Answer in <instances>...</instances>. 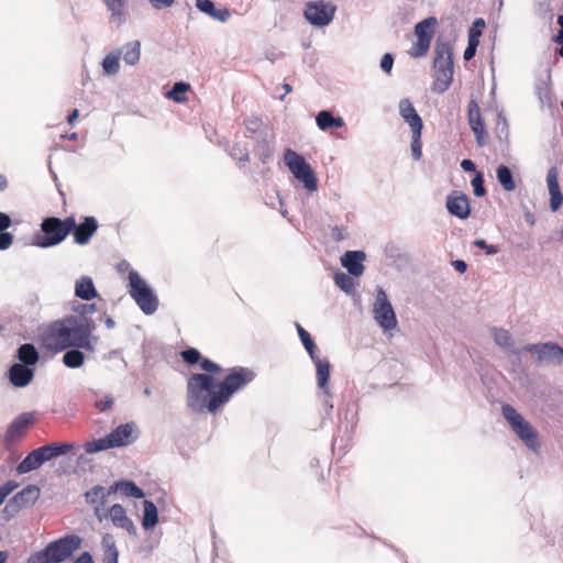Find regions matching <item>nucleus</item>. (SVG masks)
I'll return each mask as SVG.
<instances>
[{"label":"nucleus","instance_id":"f257e3e1","mask_svg":"<svg viewBox=\"0 0 563 563\" xmlns=\"http://www.w3.org/2000/svg\"><path fill=\"white\" fill-rule=\"evenodd\" d=\"M96 322L84 316H67L56 320L44 330L42 340L44 346L54 352H62L69 347H82L95 352L99 338L93 335Z\"/></svg>","mask_w":563,"mask_h":563},{"label":"nucleus","instance_id":"f03ea898","mask_svg":"<svg viewBox=\"0 0 563 563\" xmlns=\"http://www.w3.org/2000/svg\"><path fill=\"white\" fill-rule=\"evenodd\" d=\"M219 382L208 374H192L187 380V406L195 412H217L223 405L219 402Z\"/></svg>","mask_w":563,"mask_h":563},{"label":"nucleus","instance_id":"7ed1b4c3","mask_svg":"<svg viewBox=\"0 0 563 563\" xmlns=\"http://www.w3.org/2000/svg\"><path fill=\"white\" fill-rule=\"evenodd\" d=\"M432 90L445 92L453 81L454 66L452 46L449 42L438 40L434 45Z\"/></svg>","mask_w":563,"mask_h":563},{"label":"nucleus","instance_id":"20e7f679","mask_svg":"<svg viewBox=\"0 0 563 563\" xmlns=\"http://www.w3.org/2000/svg\"><path fill=\"white\" fill-rule=\"evenodd\" d=\"M81 545V538L67 534L49 542L43 550L32 554L27 563H62L74 554Z\"/></svg>","mask_w":563,"mask_h":563},{"label":"nucleus","instance_id":"39448f33","mask_svg":"<svg viewBox=\"0 0 563 563\" xmlns=\"http://www.w3.org/2000/svg\"><path fill=\"white\" fill-rule=\"evenodd\" d=\"M139 433L135 422L123 423L103 438L87 441L84 449L86 453L95 454L108 449L128 446L137 440Z\"/></svg>","mask_w":563,"mask_h":563},{"label":"nucleus","instance_id":"423d86ee","mask_svg":"<svg viewBox=\"0 0 563 563\" xmlns=\"http://www.w3.org/2000/svg\"><path fill=\"white\" fill-rule=\"evenodd\" d=\"M75 227V218L67 217L64 220L48 217L41 223V233L34 236V245L48 249L62 243Z\"/></svg>","mask_w":563,"mask_h":563},{"label":"nucleus","instance_id":"0eeeda50","mask_svg":"<svg viewBox=\"0 0 563 563\" xmlns=\"http://www.w3.org/2000/svg\"><path fill=\"white\" fill-rule=\"evenodd\" d=\"M501 412L516 435L531 451L538 452L541 442L538 431L512 406L504 405Z\"/></svg>","mask_w":563,"mask_h":563},{"label":"nucleus","instance_id":"6e6552de","mask_svg":"<svg viewBox=\"0 0 563 563\" xmlns=\"http://www.w3.org/2000/svg\"><path fill=\"white\" fill-rule=\"evenodd\" d=\"M70 443H51L31 451L16 466L19 474H26L40 468L45 462L71 451Z\"/></svg>","mask_w":563,"mask_h":563},{"label":"nucleus","instance_id":"1a4fd4ad","mask_svg":"<svg viewBox=\"0 0 563 563\" xmlns=\"http://www.w3.org/2000/svg\"><path fill=\"white\" fill-rule=\"evenodd\" d=\"M284 163L307 191L313 192L318 189L316 173L301 154L291 148H286L284 151Z\"/></svg>","mask_w":563,"mask_h":563},{"label":"nucleus","instance_id":"9d476101","mask_svg":"<svg viewBox=\"0 0 563 563\" xmlns=\"http://www.w3.org/2000/svg\"><path fill=\"white\" fill-rule=\"evenodd\" d=\"M129 294L145 314H153L158 308V298L136 271L129 273Z\"/></svg>","mask_w":563,"mask_h":563},{"label":"nucleus","instance_id":"9b49d317","mask_svg":"<svg viewBox=\"0 0 563 563\" xmlns=\"http://www.w3.org/2000/svg\"><path fill=\"white\" fill-rule=\"evenodd\" d=\"M254 377L255 374L250 368H232L225 378L219 383V402H222V405L227 404L235 393L250 384Z\"/></svg>","mask_w":563,"mask_h":563},{"label":"nucleus","instance_id":"f8f14e48","mask_svg":"<svg viewBox=\"0 0 563 563\" xmlns=\"http://www.w3.org/2000/svg\"><path fill=\"white\" fill-rule=\"evenodd\" d=\"M373 314L377 324L384 331H391L397 328L398 321L395 310L383 287H376V296L373 302Z\"/></svg>","mask_w":563,"mask_h":563},{"label":"nucleus","instance_id":"ddd939ff","mask_svg":"<svg viewBox=\"0 0 563 563\" xmlns=\"http://www.w3.org/2000/svg\"><path fill=\"white\" fill-rule=\"evenodd\" d=\"M336 7L325 1H309L305 5L303 15L313 26L321 27L330 24L334 18Z\"/></svg>","mask_w":563,"mask_h":563},{"label":"nucleus","instance_id":"4468645a","mask_svg":"<svg viewBox=\"0 0 563 563\" xmlns=\"http://www.w3.org/2000/svg\"><path fill=\"white\" fill-rule=\"evenodd\" d=\"M522 351L536 354L540 365H563V347L558 344H528Z\"/></svg>","mask_w":563,"mask_h":563},{"label":"nucleus","instance_id":"2eb2a0df","mask_svg":"<svg viewBox=\"0 0 563 563\" xmlns=\"http://www.w3.org/2000/svg\"><path fill=\"white\" fill-rule=\"evenodd\" d=\"M98 230V221L93 217H85L80 224L75 222L74 229H71L74 235V242L79 245H86L90 239L95 235Z\"/></svg>","mask_w":563,"mask_h":563},{"label":"nucleus","instance_id":"dca6fc26","mask_svg":"<svg viewBox=\"0 0 563 563\" xmlns=\"http://www.w3.org/2000/svg\"><path fill=\"white\" fill-rule=\"evenodd\" d=\"M445 205L449 213L459 219H466L471 213L468 198L464 194L453 192L449 195Z\"/></svg>","mask_w":563,"mask_h":563},{"label":"nucleus","instance_id":"f3484780","mask_svg":"<svg viewBox=\"0 0 563 563\" xmlns=\"http://www.w3.org/2000/svg\"><path fill=\"white\" fill-rule=\"evenodd\" d=\"M366 255L363 251H346L341 257V264L350 275L360 277L364 273L363 262Z\"/></svg>","mask_w":563,"mask_h":563},{"label":"nucleus","instance_id":"a211bd4d","mask_svg":"<svg viewBox=\"0 0 563 563\" xmlns=\"http://www.w3.org/2000/svg\"><path fill=\"white\" fill-rule=\"evenodd\" d=\"M34 416L33 413L26 412L18 416L9 426L8 431L5 433L7 441H14L15 439L21 438L26 429L33 424Z\"/></svg>","mask_w":563,"mask_h":563},{"label":"nucleus","instance_id":"6ab92c4d","mask_svg":"<svg viewBox=\"0 0 563 563\" xmlns=\"http://www.w3.org/2000/svg\"><path fill=\"white\" fill-rule=\"evenodd\" d=\"M398 108L400 117L409 124L411 131L422 130V119L417 113L412 102L409 99H401L399 101Z\"/></svg>","mask_w":563,"mask_h":563},{"label":"nucleus","instance_id":"aec40b11","mask_svg":"<svg viewBox=\"0 0 563 563\" xmlns=\"http://www.w3.org/2000/svg\"><path fill=\"white\" fill-rule=\"evenodd\" d=\"M316 366V376H317V385L324 395L328 397L331 396L330 389L328 387V380L330 378V363L327 358H321L318 355L314 358H311Z\"/></svg>","mask_w":563,"mask_h":563},{"label":"nucleus","instance_id":"412c9836","mask_svg":"<svg viewBox=\"0 0 563 563\" xmlns=\"http://www.w3.org/2000/svg\"><path fill=\"white\" fill-rule=\"evenodd\" d=\"M34 376L33 369L22 364H13L9 371V378L13 386L25 387Z\"/></svg>","mask_w":563,"mask_h":563},{"label":"nucleus","instance_id":"4be33fe9","mask_svg":"<svg viewBox=\"0 0 563 563\" xmlns=\"http://www.w3.org/2000/svg\"><path fill=\"white\" fill-rule=\"evenodd\" d=\"M109 516L115 527L125 529L130 534H135L136 529L121 505H113L109 509Z\"/></svg>","mask_w":563,"mask_h":563},{"label":"nucleus","instance_id":"5701e85b","mask_svg":"<svg viewBox=\"0 0 563 563\" xmlns=\"http://www.w3.org/2000/svg\"><path fill=\"white\" fill-rule=\"evenodd\" d=\"M492 336L494 339V342L500 346L506 352L519 355L520 350H516L514 347V341L509 333V331L501 329V328H493L492 329Z\"/></svg>","mask_w":563,"mask_h":563},{"label":"nucleus","instance_id":"b1692460","mask_svg":"<svg viewBox=\"0 0 563 563\" xmlns=\"http://www.w3.org/2000/svg\"><path fill=\"white\" fill-rule=\"evenodd\" d=\"M40 497V489L35 485H29L12 498L14 503H18L22 508L32 506Z\"/></svg>","mask_w":563,"mask_h":563},{"label":"nucleus","instance_id":"393cba45","mask_svg":"<svg viewBox=\"0 0 563 563\" xmlns=\"http://www.w3.org/2000/svg\"><path fill=\"white\" fill-rule=\"evenodd\" d=\"M107 9L111 12V21L121 25L126 20V0H103Z\"/></svg>","mask_w":563,"mask_h":563},{"label":"nucleus","instance_id":"a878e982","mask_svg":"<svg viewBox=\"0 0 563 563\" xmlns=\"http://www.w3.org/2000/svg\"><path fill=\"white\" fill-rule=\"evenodd\" d=\"M75 295L82 300H90L97 297V290L90 277L84 276L76 282Z\"/></svg>","mask_w":563,"mask_h":563},{"label":"nucleus","instance_id":"bb28decb","mask_svg":"<svg viewBox=\"0 0 563 563\" xmlns=\"http://www.w3.org/2000/svg\"><path fill=\"white\" fill-rule=\"evenodd\" d=\"M317 125L320 130H328L331 128H342L344 121L341 117H334L330 111L322 110L316 117Z\"/></svg>","mask_w":563,"mask_h":563},{"label":"nucleus","instance_id":"cd10ccee","mask_svg":"<svg viewBox=\"0 0 563 563\" xmlns=\"http://www.w3.org/2000/svg\"><path fill=\"white\" fill-rule=\"evenodd\" d=\"M496 178L505 191H514L516 189V181L511 169L506 165H499L496 168Z\"/></svg>","mask_w":563,"mask_h":563},{"label":"nucleus","instance_id":"c85d7f7f","mask_svg":"<svg viewBox=\"0 0 563 563\" xmlns=\"http://www.w3.org/2000/svg\"><path fill=\"white\" fill-rule=\"evenodd\" d=\"M120 53L123 55V60L128 64V65H135L139 63L140 60V56H141V44L139 41H133V42H130V43H126L122 49L120 51Z\"/></svg>","mask_w":563,"mask_h":563},{"label":"nucleus","instance_id":"c756f323","mask_svg":"<svg viewBox=\"0 0 563 563\" xmlns=\"http://www.w3.org/2000/svg\"><path fill=\"white\" fill-rule=\"evenodd\" d=\"M437 24V19L433 16L427 18L421 22L417 23L415 26V34L419 40H428V42L432 41L433 37V26Z\"/></svg>","mask_w":563,"mask_h":563},{"label":"nucleus","instance_id":"7c9ffc66","mask_svg":"<svg viewBox=\"0 0 563 563\" xmlns=\"http://www.w3.org/2000/svg\"><path fill=\"white\" fill-rule=\"evenodd\" d=\"M81 347H69L65 350L63 363L68 368H79L85 362V355L80 351Z\"/></svg>","mask_w":563,"mask_h":563},{"label":"nucleus","instance_id":"2f4dec72","mask_svg":"<svg viewBox=\"0 0 563 563\" xmlns=\"http://www.w3.org/2000/svg\"><path fill=\"white\" fill-rule=\"evenodd\" d=\"M18 357L23 363L22 365H35L38 361V352L30 343L22 344L18 350Z\"/></svg>","mask_w":563,"mask_h":563},{"label":"nucleus","instance_id":"473e14b6","mask_svg":"<svg viewBox=\"0 0 563 563\" xmlns=\"http://www.w3.org/2000/svg\"><path fill=\"white\" fill-rule=\"evenodd\" d=\"M120 56L119 51L109 53L102 60L103 73L108 76H113L119 73L120 69Z\"/></svg>","mask_w":563,"mask_h":563},{"label":"nucleus","instance_id":"72a5a7b5","mask_svg":"<svg viewBox=\"0 0 563 563\" xmlns=\"http://www.w3.org/2000/svg\"><path fill=\"white\" fill-rule=\"evenodd\" d=\"M144 516H143V527L148 530L156 526L158 521L157 508L155 504L151 500L144 501Z\"/></svg>","mask_w":563,"mask_h":563},{"label":"nucleus","instance_id":"f704fd0d","mask_svg":"<svg viewBox=\"0 0 563 563\" xmlns=\"http://www.w3.org/2000/svg\"><path fill=\"white\" fill-rule=\"evenodd\" d=\"M334 282L336 286L345 294L352 295L355 292L356 283L352 275L350 276L343 272L336 273L334 275Z\"/></svg>","mask_w":563,"mask_h":563},{"label":"nucleus","instance_id":"c9c22d12","mask_svg":"<svg viewBox=\"0 0 563 563\" xmlns=\"http://www.w3.org/2000/svg\"><path fill=\"white\" fill-rule=\"evenodd\" d=\"M117 490H119L122 495L126 497H133V498H143L144 493L143 490L137 487L133 482L130 481H122L117 483L115 485Z\"/></svg>","mask_w":563,"mask_h":563},{"label":"nucleus","instance_id":"e433bc0d","mask_svg":"<svg viewBox=\"0 0 563 563\" xmlns=\"http://www.w3.org/2000/svg\"><path fill=\"white\" fill-rule=\"evenodd\" d=\"M470 124L472 132L475 134L476 143L479 147H483L487 144L488 133L486 131L485 124L483 120L473 121Z\"/></svg>","mask_w":563,"mask_h":563},{"label":"nucleus","instance_id":"4c0bfd02","mask_svg":"<svg viewBox=\"0 0 563 563\" xmlns=\"http://www.w3.org/2000/svg\"><path fill=\"white\" fill-rule=\"evenodd\" d=\"M298 335L300 338V341L302 345L305 346L306 351L308 352L309 356L311 358H314L317 355V345L314 344L312 338L310 334L299 324H296Z\"/></svg>","mask_w":563,"mask_h":563},{"label":"nucleus","instance_id":"58836bf2","mask_svg":"<svg viewBox=\"0 0 563 563\" xmlns=\"http://www.w3.org/2000/svg\"><path fill=\"white\" fill-rule=\"evenodd\" d=\"M190 86L186 82H176L173 88L167 92V97L177 103H181L186 100V92Z\"/></svg>","mask_w":563,"mask_h":563},{"label":"nucleus","instance_id":"ea45409f","mask_svg":"<svg viewBox=\"0 0 563 563\" xmlns=\"http://www.w3.org/2000/svg\"><path fill=\"white\" fill-rule=\"evenodd\" d=\"M496 135L499 141H508L509 137V125L507 119L503 113L497 114V122L495 128Z\"/></svg>","mask_w":563,"mask_h":563},{"label":"nucleus","instance_id":"a19ab883","mask_svg":"<svg viewBox=\"0 0 563 563\" xmlns=\"http://www.w3.org/2000/svg\"><path fill=\"white\" fill-rule=\"evenodd\" d=\"M558 178H559L558 168L551 167L547 174V186H548L550 195L561 191Z\"/></svg>","mask_w":563,"mask_h":563},{"label":"nucleus","instance_id":"79ce46f5","mask_svg":"<svg viewBox=\"0 0 563 563\" xmlns=\"http://www.w3.org/2000/svg\"><path fill=\"white\" fill-rule=\"evenodd\" d=\"M430 44L431 42H428V40L417 38L409 51L410 56L415 58L424 56L429 51Z\"/></svg>","mask_w":563,"mask_h":563},{"label":"nucleus","instance_id":"37998d69","mask_svg":"<svg viewBox=\"0 0 563 563\" xmlns=\"http://www.w3.org/2000/svg\"><path fill=\"white\" fill-rule=\"evenodd\" d=\"M421 132H422V130L411 131V133H412L411 153H412L413 159H416V161H419L422 156Z\"/></svg>","mask_w":563,"mask_h":563},{"label":"nucleus","instance_id":"c03bdc74","mask_svg":"<svg viewBox=\"0 0 563 563\" xmlns=\"http://www.w3.org/2000/svg\"><path fill=\"white\" fill-rule=\"evenodd\" d=\"M181 357L185 363L195 365L201 360L200 352L197 349L189 347L181 352Z\"/></svg>","mask_w":563,"mask_h":563},{"label":"nucleus","instance_id":"a18cd8bd","mask_svg":"<svg viewBox=\"0 0 563 563\" xmlns=\"http://www.w3.org/2000/svg\"><path fill=\"white\" fill-rule=\"evenodd\" d=\"M474 190V195L476 197H483L486 195V189L484 187V177L482 173H477L476 176L471 181Z\"/></svg>","mask_w":563,"mask_h":563},{"label":"nucleus","instance_id":"49530a36","mask_svg":"<svg viewBox=\"0 0 563 563\" xmlns=\"http://www.w3.org/2000/svg\"><path fill=\"white\" fill-rule=\"evenodd\" d=\"M467 118H468V123L473 122V121H479V120H483L482 119V115H481V108H479V104L476 100L472 99L470 102H468V109H467Z\"/></svg>","mask_w":563,"mask_h":563},{"label":"nucleus","instance_id":"de8ad7c7","mask_svg":"<svg viewBox=\"0 0 563 563\" xmlns=\"http://www.w3.org/2000/svg\"><path fill=\"white\" fill-rule=\"evenodd\" d=\"M200 368L205 371V374H218L222 371L221 366L209 358H202L200 362Z\"/></svg>","mask_w":563,"mask_h":563},{"label":"nucleus","instance_id":"09e8293b","mask_svg":"<svg viewBox=\"0 0 563 563\" xmlns=\"http://www.w3.org/2000/svg\"><path fill=\"white\" fill-rule=\"evenodd\" d=\"M229 153L230 156L236 159L239 163H246L250 159L249 152L246 150L240 148L236 145H234Z\"/></svg>","mask_w":563,"mask_h":563},{"label":"nucleus","instance_id":"8fccbe9b","mask_svg":"<svg viewBox=\"0 0 563 563\" xmlns=\"http://www.w3.org/2000/svg\"><path fill=\"white\" fill-rule=\"evenodd\" d=\"M74 311L77 313L76 316H84L90 318L89 314H92L96 311V305L78 303L76 307H74Z\"/></svg>","mask_w":563,"mask_h":563},{"label":"nucleus","instance_id":"3c124183","mask_svg":"<svg viewBox=\"0 0 563 563\" xmlns=\"http://www.w3.org/2000/svg\"><path fill=\"white\" fill-rule=\"evenodd\" d=\"M196 8L211 18L216 7L211 0H196Z\"/></svg>","mask_w":563,"mask_h":563},{"label":"nucleus","instance_id":"603ef678","mask_svg":"<svg viewBox=\"0 0 563 563\" xmlns=\"http://www.w3.org/2000/svg\"><path fill=\"white\" fill-rule=\"evenodd\" d=\"M22 509V507L18 504V503H14V499L11 498L4 506L3 508V514L5 515L7 518H11L13 517L15 514H18L20 510Z\"/></svg>","mask_w":563,"mask_h":563},{"label":"nucleus","instance_id":"864d4df0","mask_svg":"<svg viewBox=\"0 0 563 563\" xmlns=\"http://www.w3.org/2000/svg\"><path fill=\"white\" fill-rule=\"evenodd\" d=\"M113 405V398L110 395H106L103 398L95 401V407L100 411L103 412L108 409H110Z\"/></svg>","mask_w":563,"mask_h":563},{"label":"nucleus","instance_id":"5fc2aeb1","mask_svg":"<svg viewBox=\"0 0 563 563\" xmlns=\"http://www.w3.org/2000/svg\"><path fill=\"white\" fill-rule=\"evenodd\" d=\"M230 16H231V12L227 8H220V9L214 8L213 13L211 15V18L213 20H217V21H220L223 23L227 22Z\"/></svg>","mask_w":563,"mask_h":563},{"label":"nucleus","instance_id":"6e6d98bb","mask_svg":"<svg viewBox=\"0 0 563 563\" xmlns=\"http://www.w3.org/2000/svg\"><path fill=\"white\" fill-rule=\"evenodd\" d=\"M16 486L18 484L14 482H8L4 485L0 486V505L15 489Z\"/></svg>","mask_w":563,"mask_h":563},{"label":"nucleus","instance_id":"4d7b16f0","mask_svg":"<svg viewBox=\"0 0 563 563\" xmlns=\"http://www.w3.org/2000/svg\"><path fill=\"white\" fill-rule=\"evenodd\" d=\"M13 243V235L10 232H0V251L8 250Z\"/></svg>","mask_w":563,"mask_h":563},{"label":"nucleus","instance_id":"13d9d810","mask_svg":"<svg viewBox=\"0 0 563 563\" xmlns=\"http://www.w3.org/2000/svg\"><path fill=\"white\" fill-rule=\"evenodd\" d=\"M562 203H563V194L561 191L550 195V209L553 212L558 211L559 208L562 206Z\"/></svg>","mask_w":563,"mask_h":563},{"label":"nucleus","instance_id":"bf43d9fd","mask_svg":"<svg viewBox=\"0 0 563 563\" xmlns=\"http://www.w3.org/2000/svg\"><path fill=\"white\" fill-rule=\"evenodd\" d=\"M102 550L104 551H118L114 539L111 534L107 533L102 538Z\"/></svg>","mask_w":563,"mask_h":563},{"label":"nucleus","instance_id":"052dcab7","mask_svg":"<svg viewBox=\"0 0 563 563\" xmlns=\"http://www.w3.org/2000/svg\"><path fill=\"white\" fill-rule=\"evenodd\" d=\"M474 245L476 247H479L482 250H484L486 252V254L488 255H494L497 253V249L496 246L492 245V244H487L485 240L483 239H478L474 242Z\"/></svg>","mask_w":563,"mask_h":563},{"label":"nucleus","instance_id":"680f3d73","mask_svg":"<svg viewBox=\"0 0 563 563\" xmlns=\"http://www.w3.org/2000/svg\"><path fill=\"white\" fill-rule=\"evenodd\" d=\"M393 65H394V57L391 54L389 53H386L383 57H382V60H380V68L385 71V73H390L391 71V68H393Z\"/></svg>","mask_w":563,"mask_h":563},{"label":"nucleus","instance_id":"e2e57ef3","mask_svg":"<svg viewBox=\"0 0 563 563\" xmlns=\"http://www.w3.org/2000/svg\"><path fill=\"white\" fill-rule=\"evenodd\" d=\"M262 125V120L258 118H251L245 121V128L249 132L255 133Z\"/></svg>","mask_w":563,"mask_h":563},{"label":"nucleus","instance_id":"0e129e2a","mask_svg":"<svg viewBox=\"0 0 563 563\" xmlns=\"http://www.w3.org/2000/svg\"><path fill=\"white\" fill-rule=\"evenodd\" d=\"M151 5L156 10L170 8L175 0H148Z\"/></svg>","mask_w":563,"mask_h":563},{"label":"nucleus","instance_id":"69168bd1","mask_svg":"<svg viewBox=\"0 0 563 563\" xmlns=\"http://www.w3.org/2000/svg\"><path fill=\"white\" fill-rule=\"evenodd\" d=\"M118 551H104L102 556V563H118Z\"/></svg>","mask_w":563,"mask_h":563},{"label":"nucleus","instance_id":"338daca9","mask_svg":"<svg viewBox=\"0 0 563 563\" xmlns=\"http://www.w3.org/2000/svg\"><path fill=\"white\" fill-rule=\"evenodd\" d=\"M12 224V220L9 214L0 211V232L5 231Z\"/></svg>","mask_w":563,"mask_h":563},{"label":"nucleus","instance_id":"774afa93","mask_svg":"<svg viewBox=\"0 0 563 563\" xmlns=\"http://www.w3.org/2000/svg\"><path fill=\"white\" fill-rule=\"evenodd\" d=\"M75 563H95L89 552H82L75 561Z\"/></svg>","mask_w":563,"mask_h":563}]
</instances>
